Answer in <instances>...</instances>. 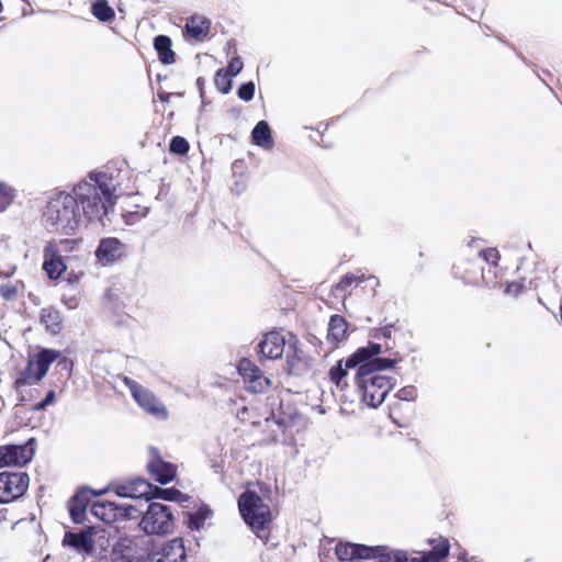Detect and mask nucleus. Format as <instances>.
<instances>
[{
    "label": "nucleus",
    "mask_w": 562,
    "mask_h": 562,
    "mask_svg": "<svg viewBox=\"0 0 562 562\" xmlns=\"http://www.w3.org/2000/svg\"><path fill=\"white\" fill-rule=\"evenodd\" d=\"M116 184L105 172H91L88 179L74 188L75 196L60 192L53 198L44 213L43 221L50 232L71 235L83 216L88 222H102L109 207L114 204Z\"/></svg>",
    "instance_id": "1"
},
{
    "label": "nucleus",
    "mask_w": 562,
    "mask_h": 562,
    "mask_svg": "<svg viewBox=\"0 0 562 562\" xmlns=\"http://www.w3.org/2000/svg\"><path fill=\"white\" fill-rule=\"evenodd\" d=\"M381 345L369 342L346 360L347 368H358L355 379L361 400L373 408L383 403L394 385L391 378L381 373L392 368L394 360L376 357L381 353Z\"/></svg>",
    "instance_id": "2"
},
{
    "label": "nucleus",
    "mask_w": 562,
    "mask_h": 562,
    "mask_svg": "<svg viewBox=\"0 0 562 562\" xmlns=\"http://www.w3.org/2000/svg\"><path fill=\"white\" fill-rule=\"evenodd\" d=\"M239 512L256 536L267 541L269 537L271 512L260 496L252 491H246L238 498Z\"/></svg>",
    "instance_id": "3"
},
{
    "label": "nucleus",
    "mask_w": 562,
    "mask_h": 562,
    "mask_svg": "<svg viewBox=\"0 0 562 562\" xmlns=\"http://www.w3.org/2000/svg\"><path fill=\"white\" fill-rule=\"evenodd\" d=\"M61 356L60 351L43 348L36 353L29 355L26 367L18 375L14 387L33 385L42 381L49 370L50 364Z\"/></svg>",
    "instance_id": "4"
},
{
    "label": "nucleus",
    "mask_w": 562,
    "mask_h": 562,
    "mask_svg": "<svg viewBox=\"0 0 562 562\" xmlns=\"http://www.w3.org/2000/svg\"><path fill=\"white\" fill-rule=\"evenodd\" d=\"M124 384L131 391V394L135 402L146 413L156 417L157 419L166 420L168 418V411L164 403L147 387L140 385L131 378L125 376L123 379Z\"/></svg>",
    "instance_id": "5"
},
{
    "label": "nucleus",
    "mask_w": 562,
    "mask_h": 562,
    "mask_svg": "<svg viewBox=\"0 0 562 562\" xmlns=\"http://www.w3.org/2000/svg\"><path fill=\"white\" fill-rule=\"evenodd\" d=\"M139 525L146 533H168L172 528V515L169 507L160 503H150Z\"/></svg>",
    "instance_id": "6"
},
{
    "label": "nucleus",
    "mask_w": 562,
    "mask_h": 562,
    "mask_svg": "<svg viewBox=\"0 0 562 562\" xmlns=\"http://www.w3.org/2000/svg\"><path fill=\"white\" fill-rule=\"evenodd\" d=\"M29 475L25 472L0 473V503H10L21 497L29 487Z\"/></svg>",
    "instance_id": "7"
},
{
    "label": "nucleus",
    "mask_w": 562,
    "mask_h": 562,
    "mask_svg": "<svg viewBox=\"0 0 562 562\" xmlns=\"http://www.w3.org/2000/svg\"><path fill=\"white\" fill-rule=\"evenodd\" d=\"M34 451V438H31L24 445L0 447V467H22L32 460Z\"/></svg>",
    "instance_id": "8"
},
{
    "label": "nucleus",
    "mask_w": 562,
    "mask_h": 562,
    "mask_svg": "<svg viewBox=\"0 0 562 562\" xmlns=\"http://www.w3.org/2000/svg\"><path fill=\"white\" fill-rule=\"evenodd\" d=\"M449 543L446 539H440L430 550L418 552L414 557H408L406 552L397 551L387 557V562H439L447 557Z\"/></svg>",
    "instance_id": "9"
},
{
    "label": "nucleus",
    "mask_w": 562,
    "mask_h": 562,
    "mask_svg": "<svg viewBox=\"0 0 562 562\" xmlns=\"http://www.w3.org/2000/svg\"><path fill=\"white\" fill-rule=\"evenodd\" d=\"M384 548L381 547H367L363 544L356 543H342L339 542L336 546L335 553L341 561H348L352 559H371L375 555H382L381 551Z\"/></svg>",
    "instance_id": "10"
},
{
    "label": "nucleus",
    "mask_w": 562,
    "mask_h": 562,
    "mask_svg": "<svg viewBox=\"0 0 562 562\" xmlns=\"http://www.w3.org/2000/svg\"><path fill=\"white\" fill-rule=\"evenodd\" d=\"M149 457L147 469L150 475L161 484L172 481L176 475V465L164 461L154 448L149 450Z\"/></svg>",
    "instance_id": "11"
},
{
    "label": "nucleus",
    "mask_w": 562,
    "mask_h": 562,
    "mask_svg": "<svg viewBox=\"0 0 562 562\" xmlns=\"http://www.w3.org/2000/svg\"><path fill=\"white\" fill-rule=\"evenodd\" d=\"M114 491L121 497L144 498L147 503L151 499L153 485L145 479H135L125 484H117Z\"/></svg>",
    "instance_id": "12"
},
{
    "label": "nucleus",
    "mask_w": 562,
    "mask_h": 562,
    "mask_svg": "<svg viewBox=\"0 0 562 562\" xmlns=\"http://www.w3.org/2000/svg\"><path fill=\"white\" fill-rule=\"evenodd\" d=\"M92 529L81 530L79 532L67 531L63 539V544L72 548L83 557L90 555L94 550V539Z\"/></svg>",
    "instance_id": "13"
},
{
    "label": "nucleus",
    "mask_w": 562,
    "mask_h": 562,
    "mask_svg": "<svg viewBox=\"0 0 562 562\" xmlns=\"http://www.w3.org/2000/svg\"><path fill=\"white\" fill-rule=\"evenodd\" d=\"M186 549L181 539H172L167 542L159 552L153 554L148 562H183Z\"/></svg>",
    "instance_id": "14"
},
{
    "label": "nucleus",
    "mask_w": 562,
    "mask_h": 562,
    "mask_svg": "<svg viewBox=\"0 0 562 562\" xmlns=\"http://www.w3.org/2000/svg\"><path fill=\"white\" fill-rule=\"evenodd\" d=\"M43 268L50 279H57L66 270V265L63 261L59 250L54 243H48L44 248V263Z\"/></svg>",
    "instance_id": "15"
},
{
    "label": "nucleus",
    "mask_w": 562,
    "mask_h": 562,
    "mask_svg": "<svg viewBox=\"0 0 562 562\" xmlns=\"http://www.w3.org/2000/svg\"><path fill=\"white\" fill-rule=\"evenodd\" d=\"M284 347V337L278 331H270L259 344V351L265 358L273 360L282 357Z\"/></svg>",
    "instance_id": "16"
},
{
    "label": "nucleus",
    "mask_w": 562,
    "mask_h": 562,
    "mask_svg": "<svg viewBox=\"0 0 562 562\" xmlns=\"http://www.w3.org/2000/svg\"><path fill=\"white\" fill-rule=\"evenodd\" d=\"M124 255V245L117 238H104L100 241L95 256L104 263H111Z\"/></svg>",
    "instance_id": "17"
},
{
    "label": "nucleus",
    "mask_w": 562,
    "mask_h": 562,
    "mask_svg": "<svg viewBox=\"0 0 562 562\" xmlns=\"http://www.w3.org/2000/svg\"><path fill=\"white\" fill-rule=\"evenodd\" d=\"M211 22L204 16L193 15L186 24V34L196 41H202L210 31Z\"/></svg>",
    "instance_id": "18"
},
{
    "label": "nucleus",
    "mask_w": 562,
    "mask_h": 562,
    "mask_svg": "<svg viewBox=\"0 0 562 562\" xmlns=\"http://www.w3.org/2000/svg\"><path fill=\"white\" fill-rule=\"evenodd\" d=\"M243 379L247 389L252 393H262L270 386V380L263 375L258 367L246 373Z\"/></svg>",
    "instance_id": "19"
},
{
    "label": "nucleus",
    "mask_w": 562,
    "mask_h": 562,
    "mask_svg": "<svg viewBox=\"0 0 562 562\" xmlns=\"http://www.w3.org/2000/svg\"><path fill=\"white\" fill-rule=\"evenodd\" d=\"M117 508L119 505L113 502L100 501L92 504L91 513L102 521L111 522L119 517Z\"/></svg>",
    "instance_id": "20"
},
{
    "label": "nucleus",
    "mask_w": 562,
    "mask_h": 562,
    "mask_svg": "<svg viewBox=\"0 0 562 562\" xmlns=\"http://www.w3.org/2000/svg\"><path fill=\"white\" fill-rule=\"evenodd\" d=\"M252 140L256 145L269 149L273 146L271 130L267 122L260 121L252 130Z\"/></svg>",
    "instance_id": "21"
},
{
    "label": "nucleus",
    "mask_w": 562,
    "mask_h": 562,
    "mask_svg": "<svg viewBox=\"0 0 562 562\" xmlns=\"http://www.w3.org/2000/svg\"><path fill=\"white\" fill-rule=\"evenodd\" d=\"M347 322L339 315H333L328 324V339L333 341H342L347 337Z\"/></svg>",
    "instance_id": "22"
},
{
    "label": "nucleus",
    "mask_w": 562,
    "mask_h": 562,
    "mask_svg": "<svg viewBox=\"0 0 562 562\" xmlns=\"http://www.w3.org/2000/svg\"><path fill=\"white\" fill-rule=\"evenodd\" d=\"M154 47L159 55V59L164 64H173L175 63V53L171 49V40L166 35H158L154 40Z\"/></svg>",
    "instance_id": "23"
},
{
    "label": "nucleus",
    "mask_w": 562,
    "mask_h": 562,
    "mask_svg": "<svg viewBox=\"0 0 562 562\" xmlns=\"http://www.w3.org/2000/svg\"><path fill=\"white\" fill-rule=\"evenodd\" d=\"M87 492H80L77 493L72 498L71 503L69 505V514L71 516V519L74 522L79 524L82 522L86 516V508H87V499H86Z\"/></svg>",
    "instance_id": "24"
},
{
    "label": "nucleus",
    "mask_w": 562,
    "mask_h": 562,
    "mask_svg": "<svg viewBox=\"0 0 562 562\" xmlns=\"http://www.w3.org/2000/svg\"><path fill=\"white\" fill-rule=\"evenodd\" d=\"M41 322L45 325L46 329L52 334H57L61 329V318L59 313L52 308H43L41 311Z\"/></svg>",
    "instance_id": "25"
},
{
    "label": "nucleus",
    "mask_w": 562,
    "mask_h": 562,
    "mask_svg": "<svg viewBox=\"0 0 562 562\" xmlns=\"http://www.w3.org/2000/svg\"><path fill=\"white\" fill-rule=\"evenodd\" d=\"M364 281H370L373 286L379 285V280L375 277H373V276H370V277L366 278L363 274L362 276H356V274H351L350 273V274H346L337 283L335 290H336V292H345L352 284H359V283L364 282Z\"/></svg>",
    "instance_id": "26"
},
{
    "label": "nucleus",
    "mask_w": 562,
    "mask_h": 562,
    "mask_svg": "<svg viewBox=\"0 0 562 562\" xmlns=\"http://www.w3.org/2000/svg\"><path fill=\"white\" fill-rule=\"evenodd\" d=\"M92 14L102 22H109L114 19V11L105 0H97L92 4Z\"/></svg>",
    "instance_id": "27"
},
{
    "label": "nucleus",
    "mask_w": 562,
    "mask_h": 562,
    "mask_svg": "<svg viewBox=\"0 0 562 562\" xmlns=\"http://www.w3.org/2000/svg\"><path fill=\"white\" fill-rule=\"evenodd\" d=\"M182 497L183 495L179 490L153 486L151 499L161 498L165 501L179 502Z\"/></svg>",
    "instance_id": "28"
},
{
    "label": "nucleus",
    "mask_w": 562,
    "mask_h": 562,
    "mask_svg": "<svg viewBox=\"0 0 562 562\" xmlns=\"http://www.w3.org/2000/svg\"><path fill=\"white\" fill-rule=\"evenodd\" d=\"M350 368L346 367V363L342 364V361H338L335 367L329 370V379L330 381L338 387H342V379L347 375V372Z\"/></svg>",
    "instance_id": "29"
},
{
    "label": "nucleus",
    "mask_w": 562,
    "mask_h": 562,
    "mask_svg": "<svg viewBox=\"0 0 562 562\" xmlns=\"http://www.w3.org/2000/svg\"><path fill=\"white\" fill-rule=\"evenodd\" d=\"M232 76H229L227 72L224 71V69H220L215 74V85L217 89L222 93H227L232 88Z\"/></svg>",
    "instance_id": "30"
},
{
    "label": "nucleus",
    "mask_w": 562,
    "mask_h": 562,
    "mask_svg": "<svg viewBox=\"0 0 562 562\" xmlns=\"http://www.w3.org/2000/svg\"><path fill=\"white\" fill-rule=\"evenodd\" d=\"M13 199L14 190L9 184L0 182V212H3Z\"/></svg>",
    "instance_id": "31"
},
{
    "label": "nucleus",
    "mask_w": 562,
    "mask_h": 562,
    "mask_svg": "<svg viewBox=\"0 0 562 562\" xmlns=\"http://www.w3.org/2000/svg\"><path fill=\"white\" fill-rule=\"evenodd\" d=\"M212 512L207 507H201L190 517V527L199 530L203 522L211 516Z\"/></svg>",
    "instance_id": "32"
},
{
    "label": "nucleus",
    "mask_w": 562,
    "mask_h": 562,
    "mask_svg": "<svg viewBox=\"0 0 562 562\" xmlns=\"http://www.w3.org/2000/svg\"><path fill=\"white\" fill-rule=\"evenodd\" d=\"M169 150L178 155H184L189 150V143L181 136H175L169 144Z\"/></svg>",
    "instance_id": "33"
},
{
    "label": "nucleus",
    "mask_w": 562,
    "mask_h": 562,
    "mask_svg": "<svg viewBox=\"0 0 562 562\" xmlns=\"http://www.w3.org/2000/svg\"><path fill=\"white\" fill-rule=\"evenodd\" d=\"M143 510L136 505H119L117 514L127 519H136Z\"/></svg>",
    "instance_id": "34"
},
{
    "label": "nucleus",
    "mask_w": 562,
    "mask_h": 562,
    "mask_svg": "<svg viewBox=\"0 0 562 562\" xmlns=\"http://www.w3.org/2000/svg\"><path fill=\"white\" fill-rule=\"evenodd\" d=\"M238 98L244 101H250L255 94V83L252 81H248L243 83L237 91Z\"/></svg>",
    "instance_id": "35"
},
{
    "label": "nucleus",
    "mask_w": 562,
    "mask_h": 562,
    "mask_svg": "<svg viewBox=\"0 0 562 562\" xmlns=\"http://www.w3.org/2000/svg\"><path fill=\"white\" fill-rule=\"evenodd\" d=\"M243 60L240 57L233 58L229 63L226 69H224L225 72H227L229 76L235 77L238 75L243 69Z\"/></svg>",
    "instance_id": "36"
},
{
    "label": "nucleus",
    "mask_w": 562,
    "mask_h": 562,
    "mask_svg": "<svg viewBox=\"0 0 562 562\" xmlns=\"http://www.w3.org/2000/svg\"><path fill=\"white\" fill-rule=\"evenodd\" d=\"M396 396L403 401H413L417 396V390L413 385L404 386L397 392Z\"/></svg>",
    "instance_id": "37"
},
{
    "label": "nucleus",
    "mask_w": 562,
    "mask_h": 562,
    "mask_svg": "<svg viewBox=\"0 0 562 562\" xmlns=\"http://www.w3.org/2000/svg\"><path fill=\"white\" fill-rule=\"evenodd\" d=\"M479 256L482 257L486 262L494 263V265L497 263V260L499 258L497 250L493 249V248L486 249V250H481L479 252Z\"/></svg>",
    "instance_id": "38"
},
{
    "label": "nucleus",
    "mask_w": 562,
    "mask_h": 562,
    "mask_svg": "<svg viewBox=\"0 0 562 562\" xmlns=\"http://www.w3.org/2000/svg\"><path fill=\"white\" fill-rule=\"evenodd\" d=\"M257 366L250 361L247 358H244L238 363V372L244 378L246 373L250 372L252 369H255Z\"/></svg>",
    "instance_id": "39"
},
{
    "label": "nucleus",
    "mask_w": 562,
    "mask_h": 562,
    "mask_svg": "<svg viewBox=\"0 0 562 562\" xmlns=\"http://www.w3.org/2000/svg\"><path fill=\"white\" fill-rule=\"evenodd\" d=\"M55 402V392L49 391L45 398L34 406L35 411H44L46 407Z\"/></svg>",
    "instance_id": "40"
},
{
    "label": "nucleus",
    "mask_w": 562,
    "mask_h": 562,
    "mask_svg": "<svg viewBox=\"0 0 562 562\" xmlns=\"http://www.w3.org/2000/svg\"><path fill=\"white\" fill-rule=\"evenodd\" d=\"M1 294L4 299L10 300L15 296L16 289L12 285H2L0 288Z\"/></svg>",
    "instance_id": "41"
},
{
    "label": "nucleus",
    "mask_w": 562,
    "mask_h": 562,
    "mask_svg": "<svg viewBox=\"0 0 562 562\" xmlns=\"http://www.w3.org/2000/svg\"><path fill=\"white\" fill-rule=\"evenodd\" d=\"M522 285L518 282L509 283L506 288V292L510 294H519L521 292Z\"/></svg>",
    "instance_id": "42"
},
{
    "label": "nucleus",
    "mask_w": 562,
    "mask_h": 562,
    "mask_svg": "<svg viewBox=\"0 0 562 562\" xmlns=\"http://www.w3.org/2000/svg\"><path fill=\"white\" fill-rule=\"evenodd\" d=\"M0 274H4L5 277H9V276L11 274V271L2 272V271L0 270Z\"/></svg>",
    "instance_id": "43"
}]
</instances>
